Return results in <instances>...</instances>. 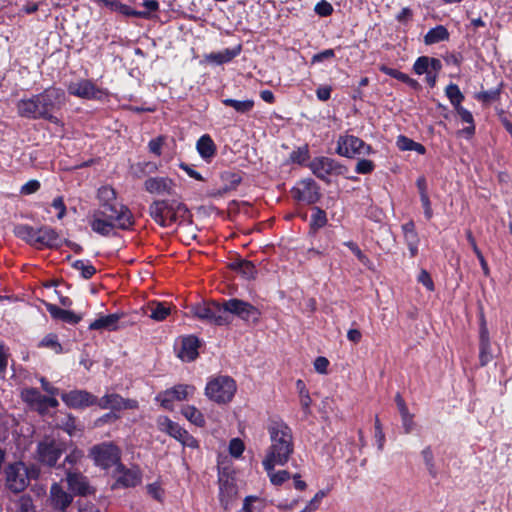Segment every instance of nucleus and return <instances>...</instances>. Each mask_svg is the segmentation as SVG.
<instances>
[{
  "mask_svg": "<svg viewBox=\"0 0 512 512\" xmlns=\"http://www.w3.org/2000/svg\"><path fill=\"white\" fill-rule=\"evenodd\" d=\"M99 206L91 214L90 225L94 232L107 236L115 229L132 227L133 215L127 206L117 201L116 192L112 187L102 186L98 189Z\"/></svg>",
  "mask_w": 512,
  "mask_h": 512,
  "instance_id": "f257e3e1",
  "label": "nucleus"
},
{
  "mask_svg": "<svg viewBox=\"0 0 512 512\" xmlns=\"http://www.w3.org/2000/svg\"><path fill=\"white\" fill-rule=\"evenodd\" d=\"M270 445L262 461L263 467L271 469L273 464L284 466L294 453L291 428L279 418H271L267 424Z\"/></svg>",
  "mask_w": 512,
  "mask_h": 512,
  "instance_id": "f03ea898",
  "label": "nucleus"
},
{
  "mask_svg": "<svg viewBox=\"0 0 512 512\" xmlns=\"http://www.w3.org/2000/svg\"><path fill=\"white\" fill-rule=\"evenodd\" d=\"M64 92L57 88H48L42 93L17 103L18 114L30 119H45L58 123L54 112L64 104Z\"/></svg>",
  "mask_w": 512,
  "mask_h": 512,
  "instance_id": "7ed1b4c3",
  "label": "nucleus"
},
{
  "mask_svg": "<svg viewBox=\"0 0 512 512\" xmlns=\"http://www.w3.org/2000/svg\"><path fill=\"white\" fill-rule=\"evenodd\" d=\"M150 216L162 227L181 223L189 216L187 207L177 200H157L149 207Z\"/></svg>",
  "mask_w": 512,
  "mask_h": 512,
  "instance_id": "20e7f679",
  "label": "nucleus"
},
{
  "mask_svg": "<svg viewBox=\"0 0 512 512\" xmlns=\"http://www.w3.org/2000/svg\"><path fill=\"white\" fill-rule=\"evenodd\" d=\"M224 325L232 323L234 317L245 322L257 323L260 318V311L252 304L237 298H231L222 302Z\"/></svg>",
  "mask_w": 512,
  "mask_h": 512,
  "instance_id": "39448f33",
  "label": "nucleus"
},
{
  "mask_svg": "<svg viewBox=\"0 0 512 512\" xmlns=\"http://www.w3.org/2000/svg\"><path fill=\"white\" fill-rule=\"evenodd\" d=\"M122 451L114 442H102L92 446L89 457L101 469L116 468L121 463Z\"/></svg>",
  "mask_w": 512,
  "mask_h": 512,
  "instance_id": "423d86ee",
  "label": "nucleus"
},
{
  "mask_svg": "<svg viewBox=\"0 0 512 512\" xmlns=\"http://www.w3.org/2000/svg\"><path fill=\"white\" fill-rule=\"evenodd\" d=\"M65 450L64 442L51 436H45L37 444L35 459L44 466L54 467Z\"/></svg>",
  "mask_w": 512,
  "mask_h": 512,
  "instance_id": "0eeeda50",
  "label": "nucleus"
},
{
  "mask_svg": "<svg viewBox=\"0 0 512 512\" xmlns=\"http://www.w3.org/2000/svg\"><path fill=\"white\" fill-rule=\"evenodd\" d=\"M50 395H43L37 388L31 387L22 391V398L33 409L39 413L44 414L49 408H54L58 405V401L53 397L56 389L46 390Z\"/></svg>",
  "mask_w": 512,
  "mask_h": 512,
  "instance_id": "6e6552de",
  "label": "nucleus"
},
{
  "mask_svg": "<svg viewBox=\"0 0 512 512\" xmlns=\"http://www.w3.org/2000/svg\"><path fill=\"white\" fill-rule=\"evenodd\" d=\"M194 317L208 324L223 326V311L222 303L212 301L202 304H197L191 310Z\"/></svg>",
  "mask_w": 512,
  "mask_h": 512,
  "instance_id": "1a4fd4ad",
  "label": "nucleus"
},
{
  "mask_svg": "<svg viewBox=\"0 0 512 512\" xmlns=\"http://www.w3.org/2000/svg\"><path fill=\"white\" fill-rule=\"evenodd\" d=\"M6 485L14 493L22 492L29 484L28 471L24 463L10 464L6 470Z\"/></svg>",
  "mask_w": 512,
  "mask_h": 512,
  "instance_id": "9d476101",
  "label": "nucleus"
},
{
  "mask_svg": "<svg viewBox=\"0 0 512 512\" xmlns=\"http://www.w3.org/2000/svg\"><path fill=\"white\" fill-rule=\"evenodd\" d=\"M67 90L69 94L87 100L101 99L105 96L104 91L96 87L95 84L88 79L70 82L67 86Z\"/></svg>",
  "mask_w": 512,
  "mask_h": 512,
  "instance_id": "9b49d317",
  "label": "nucleus"
},
{
  "mask_svg": "<svg viewBox=\"0 0 512 512\" xmlns=\"http://www.w3.org/2000/svg\"><path fill=\"white\" fill-rule=\"evenodd\" d=\"M113 477L115 478L113 488L135 487L141 482L140 470L136 467L126 468L122 463L116 466V468L113 470Z\"/></svg>",
  "mask_w": 512,
  "mask_h": 512,
  "instance_id": "f8f14e48",
  "label": "nucleus"
},
{
  "mask_svg": "<svg viewBox=\"0 0 512 512\" xmlns=\"http://www.w3.org/2000/svg\"><path fill=\"white\" fill-rule=\"evenodd\" d=\"M293 196L307 204L316 203L320 198L319 187L312 179L299 181L292 190Z\"/></svg>",
  "mask_w": 512,
  "mask_h": 512,
  "instance_id": "ddd939ff",
  "label": "nucleus"
},
{
  "mask_svg": "<svg viewBox=\"0 0 512 512\" xmlns=\"http://www.w3.org/2000/svg\"><path fill=\"white\" fill-rule=\"evenodd\" d=\"M493 359L491 351V342L486 319L483 313L480 314L479 323V362L481 366H486Z\"/></svg>",
  "mask_w": 512,
  "mask_h": 512,
  "instance_id": "4468645a",
  "label": "nucleus"
},
{
  "mask_svg": "<svg viewBox=\"0 0 512 512\" xmlns=\"http://www.w3.org/2000/svg\"><path fill=\"white\" fill-rule=\"evenodd\" d=\"M237 496V485L234 478L227 474L219 477V501L224 510H228Z\"/></svg>",
  "mask_w": 512,
  "mask_h": 512,
  "instance_id": "2eb2a0df",
  "label": "nucleus"
},
{
  "mask_svg": "<svg viewBox=\"0 0 512 512\" xmlns=\"http://www.w3.org/2000/svg\"><path fill=\"white\" fill-rule=\"evenodd\" d=\"M309 167L313 174L322 180H325L331 173H342L343 169L342 166L336 165L332 159L327 157H317L313 159Z\"/></svg>",
  "mask_w": 512,
  "mask_h": 512,
  "instance_id": "dca6fc26",
  "label": "nucleus"
},
{
  "mask_svg": "<svg viewBox=\"0 0 512 512\" xmlns=\"http://www.w3.org/2000/svg\"><path fill=\"white\" fill-rule=\"evenodd\" d=\"M145 190L151 194L174 195L175 184L167 177H150L144 183Z\"/></svg>",
  "mask_w": 512,
  "mask_h": 512,
  "instance_id": "f3484780",
  "label": "nucleus"
},
{
  "mask_svg": "<svg viewBox=\"0 0 512 512\" xmlns=\"http://www.w3.org/2000/svg\"><path fill=\"white\" fill-rule=\"evenodd\" d=\"M66 480L69 489L77 495L87 496L94 493V489L90 486L87 477L79 472L68 470Z\"/></svg>",
  "mask_w": 512,
  "mask_h": 512,
  "instance_id": "a211bd4d",
  "label": "nucleus"
},
{
  "mask_svg": "<svg viewBox=\"0 0 512 512\" xmlns=\"http://www.w3.org/2000/svg\"><path fill=\"white\" fill-rule=\"evenodd\" d=\"M401 230L403 233V238L405 244L408 247L409 254L411 258H414L418 255L419 252V244L420 237L418 232L416 231L415 223L413 220H409L408 222L401 225Z\"/></svg>",
  "mask_w": 512,
  "mask_h": 512,
  "instance_id": "6ab92c4d",
  "label": "nucleus"
},
{
  "mask_svg": "<svg viewBox=\"0 0 512 512\" xmlns=\"http://www.w3.org/2000/svg\"><path fill=\"white\" fill-rule=\"evenodd\" d=\"M49 500L55 510L65 512L73 498L58 483H54L50 488Z\"/></svg>",
  "mask_w": 512,
  "mask_h": 512,
  "instance_id": "aec40b11",
  "label": "nucleus"
},
{
  "mask_svg": "<svg viewBox=\"0 0 512 512\" xmlns=\"http://www.w3.org/2000/svg\"><path fill=\"white\" fill-rule=\"evenodd\" d=\"M185 386H173L156 397L160 405L167 410H173L174 401H182L187 397Z\"/></svg>",
  "mask_w": 512,
  "mask_h": 512,
  "instance_id": "412c9836",
  "label": "nucleus"
},
{
  "mask_svg": "<svg viewBox=\"0 0 512 512\" xmlns=\"http://www.w3.org/2000/svg\"><path fill=\"white\" fill-rule=\"evenodd\" d=\"M199 341L194 336L182 338L177 356L184 362H191L198 356Z\"/></svg>",
  "mask_w": 512,
  "mask_h": 512,
  "instance_id": "4be33fe9",
  "label": "nucleus"
},
{
  "mask_svg": "<svg viewBox=\"0 0 512 512\" xmlns=\"http://www.w3.org/2000/svg\"><path fill=\"white\" fill-rule=\"evenodd\" d=\"M236 386H205L206 396L218 404H224L233 398Z\"/></svg>",
  "mask_w": 512,
  "mask_h": 512,
  "instance_id": "5701e85b",
  "label": "nucleus"
},
{
  "mask_svg": "<svg viewBox=\"0 0 512 512\" xmlns=\"http://www.w3.org/2000/svg\"><path fill=\"white\" fill-rule=\"evenodd\" d=\"M37 248L42 247H58L61 244L60 235L52 228L43 226L38 228Z\"/></svg>",
  "mask_w": 512,
  "mask_h": 512,
  "instance_id": "b1692460",
  "label": "nucleus"
},
{
  "mask_svg": "<svg viewBox=\"0 0 512 512\" xmlns=\"http://www.w3.org/2000/svg\"><path fill=\"white\" fill-rule=\"evenodd\" d=\"M64 402L74 408L84 407L94 402V397L83 390H73L62 396Z\"/></svg>",
  "mask_w": 512,
  "mask_h": 512,
  "instance_id": "393cba45",
  "label": "nucleus"
},
{
  "mask_svg": "<svg viewBox=\"0 0 512 512\" xmlns=\"http://www.w3.org/2000/svg\"><path fill=\"white\" fill-rule=\"evenodd\" d=\"M379 70L382 73H384L392 78H395L398 81H401L402 83H405L410 88H412L416 91L421 89V85L417 80L411 78L409 75H407L397 69L388 67L387 65L383 64V65L379 66Z\"/></svg>",
  "mask_w": 512,
  "mask_h": 512,
  "instance_id": "a878e982",
  "label": "nucleus"
},
{
  "mask_svg": "<svg viewBox=\"0 0 512 512\" xmlns=\"http://www.w3.org/2000/svg\"><path fill=\"white\" fill-rule=\"evenodd\" d=\"M120 319L119 314H109L101 316L89 325L90 330H109L113 331L117 329V324Z\"/></svg>",
  "mask_w": 512,
  "mask_h": 512,
  "instance_id": "bb28decb",
  "label": "nucleus"
},
{
  "mask_svg": "<svg viewBox=\"0 0 512 512\" xmlns=\"http://www.w3.org/2000/svg\"><path fill=\"white\" fill-rule=\"evenodd\" d=\"M455 111L463 122L469 124L467 127L463 128L460 131V133L463 134L467 139L472 138L475 135L476 131V126L472 113L468 109L464 108L462 105L455 108Z\"/></svg>",
  "mask_w": 512,
  "mask_h": 512,
  "instance_id": "cd10ccee",
  "label": "nucleus"
},
{
  "mask_svg": "<svg viewBox=\"0 0 512 512\" xmlns=\"http://www.w3.org/2000/svg\"><path fill=\"white\" fill-rule=\"evenodd\" d=\"M157 426L160 431L167 433L176 440L181 436L182 431L185 430L167 416H159L157 418Z\"/></svg>",
  "mask_w": 512,
  "mask_h": 512,
  "instance_id": "c85d7f7f",
  "label": "nucleus"
},
{
  "mask_svg": "<svg viewBox=\"0 0 512 512\" xmlns=\"http://www.w3.org/2000/svg\"><path fill=\"white\" fill-rule=\"evenodd\" d=\"M38 228L21 224L14 228V234L31 246L37 247Z\"/></svg>",
  "mask_w": 512,
  "mask_h": 512,
  "instance_id": "c756f323",
  "label": "nucleus"
},
{
  "mask_svg": "<svg viewBox=\"0 0 512 512\" xmlns=\"http://www.w3.org/2000/svg\"><path fill=\"white\" fill-rule=\"evenodd\" d=\"M47 310L53 318L62 320L63 322L76 324L81 320V317L74 312L61 309L53 304L48 305Z\"/></svg>",
  "mask_w": 512,
  "mask_h": 512,
  "instance_id": "7c9ffc66",
  "label": "nucleus"
},
{
  "mask_svg": "<svg viewBox=\"0 0 512 512\" xmlns=\"http://www.w3.org/2000/svg\"><path fill=\"white\" fill-rule=\"evenodd\" d=\"M449 39V32L443 25H437L431 28L424 36V42L426 45H432Z\"/></svg>",
  "mask_w": 512,
  "mask_h": 512,
  "instance_id": "2f4dec72",
  "label": "nucleus"
},
{
  "mask_svg": "<svg viewBox=\"0 0 512 512\" xmlns=\"http://www.w3.org/2000/svg\"><path fill=\"white\" fill-rule=\"evenodd\" d=\"M240 47L235 49H224L220 52L210 53L206 56V60L215 64H223L231 61L240 53Z\"/></svg>",
  "mask_w": 512,
  "mask_h": 512,
  "instance_id": "473e14b6",
  "label": "nucleus"
},
{
  "mask_svg": "<svg viewBox=\"0 0 512 512\" xmlns=\"http://www.w3.org/2000/svg\"><path fill=\"white\" fill-rule=\"evenodd\" d=\"M196 146L202 158L208 159L215 154V144L209 135L201 136Z\"/></svg>",
  "mask_w": 512,
  "mask_h": 512,
  "instance_id": "72a5a7b5",
  "label": "nucleus"
},
{
  "mask_svg": "<svg viewBox=\"0 0 512 512\" xmlns=\"http://www.w3.org/2000/svg\"><path fill=\"white\" fill-rule=\"evenodd\" d=\"M222 103L225 106L232 107L236 112L245 114L250 112L254 107V101L252 99L247 100H236L231 98H226L222 100Z\"/></svg>",
  "mask_w": 512,
  "mask_h": 512,
  "instance_id": "f704fd0d",
  "label": "nucleus"
},
{
  "mask_svg": "<svg viewBox=\"0 0 512 512\" xmlns=\"http://www.w3.org/2000/svg\"><path fill=\"white\" fill-rule=\"evenodd\" d=\"M445 95L449 99L454 109L459 107L465 99L463 93L460 91L459 86L455 83H450L446 86Z\"/></svg>",
  "mask_w": 512,
  "mask_h": 512,
  "instance_id": "c9c22d12",
  "label": "nucleus"
},
{
  "mask_svg": "<svg viewBox=\"0 0 512 512\" xmlns=\"http://www.w3.org/2000/svg\"><path fill=\"white\" fill-rule=\"evenodd\" d=\"M421 455H422L423 461L425 463V466H426V469H427L429 475L433 479L437 478L439 473H438V469L435 464L434 454H433L431 446H426L421 451Z\"/></svg>",
  "mask_w": 512,
  "mask_h": 512,
  "instance_id": "e433bc0d",
  "label": "nucleus"
},
{
  "mask_svg": "<svg viewBox=\"0 0 512 512\" xmlns=\"http://www.w3.org/2000/svg\"><path fill=\"white\" fill-rule=\"evenodd\" d=\"M275 466H279V465L273 464L271 469H268L267 467H264V469L267 472L271 483L275 486H280L284 482H286L288 479H290L291 475L286 470L275 471Z\"/></svg>",
  "mask_w": 512,
  "mask_h": 512,
  "instance_id": "4c0bfd02",
  "label": "nucleus"
},
{
  "mask_svg": "<svg viewBox=\"0 0 512 512\" xmlns=\"http://www.w3.org/2000/svg\"><path fill=\"white\" fill-rule=\"evenodd\" d=\"M150 317L155 321H163L171 312L170 306L162 302L153 303L150 306Z\"/></svg>",
  "mask_w": 512,
  "mask_h": 512,
  "instance_id": "58836bf2",
  "label": "nucleus"
},
{
  "mask_svg": "<svg viewBox=\"0 0 512 512\" xmlns=\"http://www.w3.org/2000/svg\"><path fill=\"white\" fill-rule=\"evenodd\" d=\"M72 267L79 271L84 279H89L96 273L95 267L86 260H75L72 262Z\"/></svg>",
  "mask_w": 512,
  "mask_h": 512,
  "instance_id": "ea45409f",
  "label": "nucleus"
},
{
  "mask_svg": "<svg viewBox=\"0 0 512 512\" xmlns=\"http://www.w3.org/2000/svg\"><path fill=\"white\" fill-rule=\"evenodd\" d=\"M501 95V88L490 89L487 91H481L475 95V99L478 101L489 104L491 102L498 101Z\"/></svg>",
  "mask_w": 512,
  "mask_h": 512,
  "instance_id": "a19ab883",
  "label": "nucleus"
},
{
  "mask_svg": "<svg viewBox=\"0 0 512 512\" xmlns=\"http://www.w3.org/2000/svg\"><path fill=\"white\" fill-rule=\"evenodd\" d=\"M184 416L193 424L202 427L205 424V419L203 414L196 409L195 407H186L183 410Z\"/></svg>",
  "mask_w": 512,
  "mask_h": 512,
  "instance_id": "79ce46f5",
  "label": "nucleus"
},
{
  "mask_svg": "<svg viewBox=\"0 0 512 512\" xmlns=\"http://www.w3.org/2000/svg\"><path fill=\"white\" fill-rule=\"evenodd\" d=\"M105 405L112 409H121V408H132L133 405L130 404L131 401L124 400L118 395H110L106 396Z\"/></svg>",
  "mask_w": 512,
  "mask_h": 512,
  "instance_id": "37998d69",
  "label": "nucleus"
},
{
  "mask_svg": "<svg viewBox=\"0 0 512 512\" xmlns=\"http://www.w3.org/2000/svg\"><path fill=\"white\" fill-rule=\"evenodd\" d=\"M352 148V137L346 135L341 136L337 142L336 151L339 155L350 158V150Z\"/></svg>",
  "mask_w": 512,
  "mask_h": 512,
  "instance_id": "c03bdc74",
  "label": "nucleus"
},
{
  "mask_svg": "<svg viewBox=\"0 0 512 512\" xmlns=\"http://www.w3.org/2000/svg\"><path fill=\"white\" fill-rule=\"evenodd\" d=\"M237 269L247 279L253 278L256 274L254 264L247 260H242L237 263Z\"/></svg>",
  "mask_w": 512,
  "mask_h": 512,
  "instance_id": "a18cd8bd",
  "label": "nucleus"
},
{
  "mask_svg": "<svg viewBox=\"0 0 512 512\" xmlns=\"http://www.w3.org/2000/svg\"><path fill=\"white\" fill-rule=\"evenodd\" d=\"M327 222L326 214L323 210L318 207L313 208V214L311 216V226L314 228H321Z\"/></svg>",
  "mask_w": 512,
  "mask_h": 512,
  "instance_id": "49530a36",
  "label": "nucleus"
},
{
  "mask_svg": "<svg viewBox=\"0 0 512 512\" xmlns=\"http://www.w3.org/2000/svg\"><path fill=\"white\" fill-rule=\"evenodd\" d=\"M413 71L417 75H423L429 72V57L428 56H420L418 57L413 64Z\"/></svg>",
  "mask_w": 512,
  "mask_h": 512,
  "instance_id": "de8ad7c7",
  "label": "nucleus"
},
{
  "mask_svg": "<svg viewBox=\"0 0 512 512\" xmlns=\"http://www.w3.org/2000/svg\"><path fill=\"white\" fill-rule=\"evenodd\" d=\"M374 169V162L368 159H359L355 166V171L359 174H370Z\"/></svg>",
  "mask_w": 512,
  "mask_h": 512,
  "instance_id": "09e8293b",
  "label": "nucleus"
},
{
  "mask_svg": "<svg viewBox=\"0 0 512 512\" xmlns=\"http://www.w3.org/2000/svg\"><path fill=\"white\" fill-rule=\"evenodd\" d=\"M374 153L371 145L366 144L362 139L354 137V154L369 155Z\"/></svg>",
  "mask_w": 512,
  "mask_h": 512,
  "instance_id": "8fccbe9b",
  "label": "nucleus"
},
{
  "mask_svg": "<svg viewBox=\"0 0 512 512\" xmlns=\"http://www.w3.org/2000/svg\"><path fill=\"white\" fill-rule=\"evenodd\" d=\"M40 344L43 347L51 348L56 353H60L62 351V347H61L60 343L58 342L56 335H53V334H49V335L45 336L42 339Z\"/></svg>",
  "mask_w": 512,
  "mask_h": 512,
  "instance_id": "3c124183",
  "label": "nucleus"
},
{
  "mask_svg": "<svg viewBox=\"0 0 512 512\" xmlns=\"http://www.w3.org/2000/svg\"><path fill=\"white\" fill-rule=\"evenodd\" d=\"M58 425L71 436L77 430L75 418L71 415H66Z\"/></svg>",
  "mask_w": 512,
  "mask_h": 512,
  "instance_id": "603ef678",
  "label": "nucleus"
},
{
  "mask_svg": "<svg viewBox=\"0 0 512 512\" xmlns=\"http://www.w3.org/2000/svg\"><path fill=\"white\" fill-rule=\"evenodd\" d=\"M244 443L239 438H234L229 443V453L233 457H240L244 452Z\"/></svg>",
  "mask_w": 512,
  "mask_h": 512,
  "instance_id": "864d4df0",
  "label": "nucleus"
},
{
  "mask_svg": "<svg viewBox=\"0 0 512 512\" xmlns=\"http://www.w3.org/2000/svg\"><path fill=\"white\" fill-rule=\"evenodd\" d=\"M418 282L421 283L428 291H434L435 286L428 271L422 269L418 275Z\"/></svg>",
  "mask_w": 512,
  "mask_h": 512,
  "instance_id": "5fc2aeb1",
  "label": "nucleus"
},
{
  "mask_svg": "<svg viewBox=\"0 0 512 512\" xmlns=\"http://www.w3.org/2000/svg\"><path fill=\"white\" fill-rule=\"evenodd\" d=\"M183 446L189 448H198V441L190 435L186 430L182 431L181 436L177 439Z\"/></svg>",
  "mask_w": 512,
  "mask_h": 512,
  "instance_id": "6e6d98bb",
  "label": "nucleus"
},
{
  "mask_svg": "<svg viewBox=\"0 0 512 512\" xmlns=\"http://www.w3.org/2000/svg\"><path fill=\"white\" fill-rule=\"evenodd\" d=\"M183 446L189 448H198V441L190 435L186 430L182 431L181 436L177 439Z\"/></svg>",
  "mask_w": 512,
  "mask_h": 512,
  "instance_id": "4d7b16f0",
  "label": "nucleus"
},
{
  "mask_svg": "<svg viewBox=\"0 0 512 512\" xmlns=\"http://www.w3.org/2000/svg\"><path fill=\"white\" fill-rule=\"evenodd\" d=\"M414 142V140L405 135H399L397 137L396 145L401 151H412Z\"/></svg>",
  "mask_w": 512,
  "mask_h": 512,
  "instance_id": "13d9d810",
  "label": "nucleus"
},
{
  "mask_svg": "<svg viewBox=\"0 0 512 512\" xmlns=\"http://www.w3.org/2000/svg\"><path fill=\"white\" fill-rule=\"evenodd\" d=\"M443 58L448 65H454L458 68L463 62V56L460 52L447 53Z\"/></svg>",
  "mask_w": 512,
  "mask_h": 512,
  "instance_id": "bf43d9fd",
  "label": "nucleus"
},
{
  "mask_svg": "<svg viewBox=\"0 0 512 512\" xmlns=\"http://www.w3.org/2000/svg\"><path fill=\"white\" fill-rule=\"evenodd\" d=\"M40 188V182L38 180H29L27 183H25L22 187H21V194H24V195H30L32 193H35L36 191H38Z\"/></svg>",
  "mask_w": 512,
  "mask_h": 512,
  "instance_id": "052dcab7",
  "label": "nucleus"
},
{
  "mask_svg": "<svg viewBox=\"0 0 512 512\" xmlns=\"http://www.w3.org/2000/svg\"><path fill=\"white\" fill-rule=\"evenodd\" d=\"M299 395H300V401H301L302 408L304 409L305 412H308L310 404L312 402V399L310 397L309 391L306 389L305 386L301 387V389L299 391Z\"/></svg>",
  "mask_w": 512,
  "mask_h": 512,
  "instance_id": "680f3d73",
  "label": "nucleus"
},
{
  "mask_svg": "<svg viewBox=\"0 0 512 512\" xmlns=\"http://www.w3.org/2000/svg\"><path fill=\"white\" fill-rule=\"evenodd\" d=\"M329 366V361L325 357H317L314 361V369L321 374L327 373V368Z\"/></svg>",
  "mask_w": 512,
  "mask_h": 512,
  "instance_id": "e2e57ef3",
  "label": "nucleus"
},
{
  "mask_svg": "<svg viewBox=\"0 0 512 512\" xmlns=\"http://www.w3.org/2000/svg\"><path fill=\"white\" fill-rule=\"evenodd\" d=\"M147 491L154 499L161 501L163 497V489L157 483H152L147 486Z\"/></svg>",
  "mask_w": 512,
  "mask_h": 512,
  "instance_id": "0e129e2a",
  "label": "nucleus"
},
{
  "mask_svg": "<svg viewBox=\"0 0 512 512\" xmlns=\"http://www.w3.org/2000/svg\"><path fill=\"white\" fill-rule=\"evenodd\" d=\"M354 255L358 260L368 269H373V262L357 247L354 245Z\"/></svg>",
  "mask_w": 512,
  "mask_h": 512,
  "instance_id": "69168bd1",
  "label": "nucleus"
},
{
  "mask_svg": "<svg viewBox=\"0 0 512 512\" xmlns=\"http://www.w3.org/2000/svg\"><path fill=\"white\" fill-rule=\"evenodd\" d=\"M332 6L330 3L326 2V1H321L319 2L316 6H315V11L317 14H319L320 16H328L331 14L332 12Z\"/></svg>",
  "mask_w": 512,
  "mask_h": 512,
  "instance_id": "338daca9",
  "label": "nucleus"
},
{
  "mask_svg": "<svg viewBox=\"0 0 512 512\" xmlns=\"http://www.w3.org/2000/svg\"><path fill=\"white\" fill-rule=\"evenodd\" d=\"M52 206L58 210V219H62L66 213V207L62 197H57L52 201Z\"/></svg>",
  "mask_w": 512,
  "mask_h": 512,
  "instance_id": "774afa93",
  "label": "nucleus"
}]
</instances>
